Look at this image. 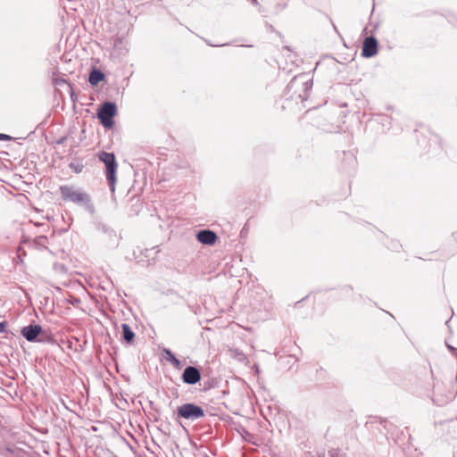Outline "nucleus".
Wrapping results in <instances>:
<instances>
[{"label":"nucleus","instance_id":"obj_1","mask_svg":"<svg viewBox=\"0 0 457 457\" xmlns=\"http://www.w3.org/2000/svg\"><path fill=\"white\" fill-rule=\"evenodd\" d=\"M98 158L105 164L106 179L111 190L113 192L115 190V184L117 180L116 173L118 169L115 155L112 153L102 152L98 154Z\"/></svg>","mask_w":457,"mask_h":457},{"label":"nucleus","instance_id":"obj_2","mask_svg":"<svg viewBox=\"0 0 457 457\" xmlns=\"http://www.w3.org/2000/svg\"><path fill=\"white\" fill-rule=\"evenodd\" d=\"M60 193L63 200L75 204H83L89 200L87 193L70 185L61 186Z\"/></svg>","mask_w":457,"mask_h":457},{"label":"nucleus","instance_id":"obj_3","mask_svg":"<svg viewBox=\"0 0 457 457\" xmlns=\"http://www.w3.org/2000/svg\"><path fill=\"white\" fill-rule=\"evenodd\" d=\"M117 112L116 105L112 103H104L97 112V117L105 128H111L113 125L112 118Z\"/></svg>","mask_w":457,"mask_h":457},{"label":"nucleus","instance_id":"obj_4","mask_svg":"<svg viewBox=\"0 0 457 457\" xmlns=\"http://www.w3.org/2000/svg\"><path fill=\"white\" fill-rule=\"evenodd\" d=\"M178 415L187 420H197L204 417V411L200 406L185 403L178 408Z\"/></svg>","mask_w":457,"mask_h":457},{"label":"nucleus","instance_id":"obj_5","mask_svg":"<svg viewBox=\"0 0 457 457\" xmlns=\"http://www.w3.org/2000/svg\"><path fill=\"white\" fill-rule=\"evenodd\" d=\"M378 41L374 37H368L364 39L361 54L364 57H372L378 53Z\"/></svg>","mask_w":457,"mask_h":457},{"label":"nucleus","instance_id":"obj_6","mask_svg":"<svg viewBox=\"0 0 457 457\" xmlns=\"http://www.w3.org/2000/svg\"><path fill=\"white\" fill-rule=\"evenodd\" d=\"M182 379L187 384H196L201 379L200 371L195 367H187L182 374Z\"/></svg>","mask_w":457,"mask_h":457},{"label":"nucleus","instance_id":"obj_7","mask_svg":"<svg viewBox=\"0 0 457 457\" xmlns=\"http://www.w3.org/2000/svg\"><path fill=\"white\" fill-rule=\"evenodd\" d=\"M196 238L204 245H212L216 243L218 237L213 231L205 229L199 231L196 235Z\"/></svg>","mask_w":457,"mask_h":457},{"label":"nucleus","instance_id":"obj_8","mask_svg":"<svg viewBox=\"0 0 457 457\" xmlns=\"http://www.w3.org/2000/svg\"><path fill=\"white\" fill-rule=\"evenodd\" d=\"M42 328L39 325H29L21 329L22 336L29 342H32L39 335Z\"/></svg>","mask_w":457,"mask_h":457},{"label":"nucleus","instance_id":"obj_9","mask_svg":"<svg viewBox=\"0 0 457 457\" xmlns=\"http://www.w3.org/2000/svg\"><path fill=\"white\" fill-rule=\"evenodd\" d=\"M104 79V74L94 69L88 78V81L92 86H96L99 82L103 81Z\"/></svg>","mask_w":457,"mask_h":457},{"label":"nucleus","instance_id":"obj_10","mask_svg":"<svg viewBox=\"0 0 457 457\" xmlns=\"http://www.w3.org/2000/svg\"><path fill=\"white\" fill-rule=\"evenodd\" d=\"M122 332H123V338L127 343H131L135 337V334L132 331L129 325L124 323L121 325Z\"/></svg>","mask_w":457,"mask_h":457},{"label":"nucleus","instance_id":"obj_11","mask_svg":"<svg viewBox=\"0 0 457 457\" xmlns=\"http://www.w3.org/2000/svg\"><path fill=\"white\" fill-rule=\"evenodd\" d=\"M11 137L5 134H0V140H9Z\"/></svg>","mask_w":457,"mask_h":457},{"label":"nucleus","instance_id":"obj_12","mask_svg":"<svg viewBox=\"0 0 457 457\" xmlns=\"http://www.w3.org/2000/svg\"><path fill=\"white\" fill-rule=\"evenodd\" d=\"M6 328V322H0V332H4Z\"/></svg>","mask_w":457,"mask_h":457},{"label":"nucleus","instance_id":"obj_13","mask_svg":"<svg viewBox=\"0 0 457 457\" xmlns=\"http://www.w3.org/2000/svg\"><path fill=\"white\" fill-rule=\"evenodd\" d=\"M45 240H46V237H41L37 238V242H38V241H45Z\"/></svg>","mask_w":457,"mask_h":457}]
</instances>
